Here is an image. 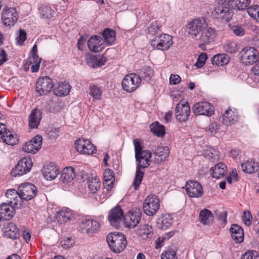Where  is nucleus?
<instances>
[{"mask_svg":"<svg viewBox=\"0 0 259 259\" xmlns=\"http://www.w3.org/2000/svg\"><path fill=\"white\" fill-rule=\"evenodd\" d=\"M107 242L111 250L115 253L122 251L127 245L124 235L119 232H113L108 234L107 236Z\"/></svg>","mask_w":259,"mask_h":259,"instance_id":"nucleus-3","label":"nucleus"},{"mask_svg":"<svg viewBox=\"0 0 259 259\" xmlns=\"http://www.w3.org/2000/svg\"><path fill=\"white\" fill-rule=\"evenodd\" d=\"M19 14L15 8L6 7L2 11L1 19L5 26H13L17 22Z\"/></svg>","mask_w":259,"mask_h":259,"instance_id":"nucleus-8","label":"nucleus"},{"mask_svg":"<svg viewBox=\"0 0 259 259\" xmlns=\"http://www.w3.org/2000/svg\"><path fill=\"white\" fill-rule=\"evenodd\" d=\"M207 25L205 20L203 18L195 19L187 24L186 32L192 38L197 39L202 31Z\"/></svg>","mask_w":259,"mask_h":259,"instance_id":"nucleus-4","label":"nucleus"},{"mask_svg":"<svg viewBox=\"0 0 259 259\" xmlns=\"http://www.w3.org/2000/svg\"><path fill=\"white\" fill-rule=\"evenodd\" d=\"M71 90V86L68 82H62L54 89L55 94L59 96L67 95Z\"/></svg>","mask_w":259,"mask_h":259,"instance_id":"nucleus-43","label":"nucleus"},{"mask_svg":"<svg viewBox=\"0 0 259 259\" xmlns=\"http://www.w3.org/2000/svg\"><path fill=\"white\" fill-rule=\"evenodd\" d=\"M211 176L217 179H221L226 174L227 166L224 163L220 162L212 167L210 169Z\"/></svg>","mask_w":259,"mask_h":259,"instance_id":"nucleus-25","label":"nucleus"},{"mask_svg":"<svg viewBox=\"0 0 259 259\" xmlns=\"http://www.w3.org/2000/svg\"><path fill=\"white\" fill-rule=\"evenodd\" d=\"M241 259H259V255L255 251H248L242 255Z\"/></svg>","mask_w":259,"mask_h":259,"instance_id":"nucleus-54","label":"nucleus"},{"mask_svg":"<svg viewBox=\"0 0 259 259\" xmlns=\"http://www.w3.org/2000/svg\"><path fill=\"white\" fill-rule=\"evenodd\" d=\"M106 62V58L103 56H92L87 61L89 66L95 68L103 66Z\"/></svg>","mask_w":259,"mask_h":259,"instance_id":"nucleus-36","label":"nucleus"},{"mask_svg":"<svg viewBox=\"0 0 259 259\" xmlns=\"http://www.w3.org/2000/svg\"><path fill=\"white\" fill-rule=\"evenodd\" d=\"M19 191H16L14 189H10L7 191L5 194L6 197L9 199V203L10 204L17 205L21 200L19 196Z\"/></svg>","mask_w":259,"mask_h":259,"instance_id":"nucleus-33","label":"nucleus"},{"mask_svg":"<svg viewBox=\"0 0 259 259\" xmlns=\"http://www.w3.org/2000/svg\"><path fill=\"white\" fill-rule=\"evenodd\" d=\"M133 143L135 151V158L137 161V169L133 186L135 190H137L141 184L144 172L141 168L148 167L151 164L152 154L148 150H143V148L138 139H134Z\"/></svg>","mask_w":259,"mask_h":259,"instance_id":"nucleus-1","label":"nucleus"},{"mask_svg":"<svg viewBox=\"0 0 259 259\" xmlns=\"http://www.w3.org/2000/svg\"><path fill=\"white\" fill-rule=\"evenodd\" d=\"M37 62H40L41 59L38 57V56L37 54H31V57L29 58V62L30 63H35Z\"/></svg>","mask_w":259,"mask_h":259,"instance_id":"nucleus-62","label":"nucleus"},{"mask_svg":"<svg viewBox=\"0 0 259 259\" xmlns=\"http://www.w3.org/2000/svg\"><path fill=\"white\" fill-rule=\"evenodd\" d=\"M4 233L8 238L13 240L16 239L19 236L18 229L16 225L13 223H9L5 227Z\"/></svg>","mask_w":259,"mask_h":259,"instance_id":"nucleus-30","label":"nucleus"},{"mask_svg":"<svg viewBox=\"0 0 259 259\" xmlns=\"http://www.w3.org/2000/svg\"><path fill=\"white\" fill-rule=\"evenodd\" d=\"M214 33L215 30L211 27H208L207 25L206 27L201 31L198 37L204 43H208L213 39Z\"/></svg>","mask_w":259,"mask_h":259,"instance_id":"nucleus-35","label":"nucleus"},{"mask_svg":"<svg viewBox=\"0 0 259 259\" xmlns=\"http://www.w3.org/2000/svg\"><path fill=\"white\" fill-rule=\"evenodd\" d=\"M76 150L83 154L91 155L96 151V147L88 139L79 138L75 142Z\"/></svg>","mask_w":259,"mask_h":259,"instance_id":"nucleus-10","label":"nucleus"},{"mask_svg":"<svg viewBox=\"0 0 259 259\" xmlns=\"http://www.w3.org/2000/svg\"><path fill=\"white\" fill-rule=\"evenodd\" d=\"M169 154V149L167 146H159L154 152L155 162L159 163L165 161Z\"/></svg>","mask_w":259,"mask_h":259,"instance_id":"nucleus-26","label":"nucleus"},{"mask_svg":"<svg viewBox=\"0 0 259 259\" xmlns=\"http://www.w3.org/2000/svg\"><path fill=\"white\" fill-rule=\"evenodd\" d=\"M141 74L145 80H149L154 75L153 70L148 66H145L141 69Z\"/></svg>","mask_w":259,"mask_h":259,"instance_id":"nucleus-50","label":"nucleus"},{"mask_svg":"<svg viewBox=\"0 0 259 259\" xmlns=\"http://www.w3.org/2000/svg\"><path fill=\"white\" fill-rule=\"evenodd\" d=\"M19 191L21 199L26 201L32 199L37 192L35 186L31 183L22 184L19 187Z\"/></svg>","mask_w":259,"mask_h":259,"instance_id":"nucleus-14","label":"nucleus"},{"mask_svg":"<svg viewBox=\"0 0 259 259\" xmlns=\"http://www.w3.org/2000/svg\"><path fill=\"white\" fill-rule=\"evenodd\" d=\"M88 47L91 52H100L105 48V42H103L101 37L98 35H94L88 40Z\"/></svg>","mask_w":259,"mask_h":259,"instance_id":"nucleus-21","label":"nucleus"},{"mask_svg":"<svg viewBox=\"0 0 259 259\" xmlns=\"http://www.w3.org/2000/svg\"><path fill=\"white\" fill-rule=\"evenodd\" d=\"M225 49L226 52L229 53H234L237 50V45L234 42H230L225 46Z\"/></svg>","mask_w":259,"mask_h":259,"instance_id":"nucleus-55","label":"nucleus"},{"mask_svg":"<svg viewBox=\"0 0 259 259\" xmlns=\"http://www.w3.org/2000/svg\"><path fill=\"white\" fill-rule=\"evenodd\" d=\"M159 207L160 201L159 198L154 195L148 196L144 202L143 210L146 215L153 216L157 212Z\"/></svg>","mask_w":259,"mask_h":259,"instance_id":"nucleus-7","label":"nucleus"},{"mask_svg":"<svg viewBox=\"0 0 259 259\" xmlns=\"http://www.w3.org/2000/svg\"><path fill=\"white\" fill-rule=\"evenodd\" d=\"M172 219L169 215L162 216L158 223V227L162 230H166L172 224Z\"/></svg>","mask_w":259,"mask_h":259,"instance_id":"nucleus-48","label":"nucleus"},{"mask_svg":"<svg viewBox=\"0 0 259 259\" xmlns=\"http://www.w3.org/2000/svg\"><path fill=\"white\" fill-rule=\"evenodd\" d=\"M234 33L238 36H242L244 34V30L241 27H237L233 29Z\"/></svg>","mask_w":259,"mask_h":259,"instance_id":"nucleus-63","label":"nucleus"},{"mask_svg":"<svg viewBox=\"0 0 259 259\" xmlns=\"http://www.w3.org/2000/svg\"><path fill=\"white\" fill-rule=\"evenodd\" d=\"M26 39V33L23 29H20L19 30V34L17 37V41L20 45L23 44Z\"/></svg>","mask_w":259,"mask_h":259,"instance_id":"nucleus-57","label":"nucleus"},{"mask_svg":"<svg viewBox=\"0 0 259 259\" xmlns=\"http://www.w3.org/2000/svg\"><path fill=\"white\" fill-rule=\"evenodd\" d=\"M161 259H178L177 252L171 248L165 250L161 255Z\"/></svg>","mask_w":259,"mask_h":259,"instance_id":"nucleus-51","label":"nucleus"},{"mask_svg":"<svg viewBox=\"0 0 259 259\" xmlns=\"http://www.w3.org/2000/svg\"><path fill=\"white\" fill-rule=\"evenodd\" d=\"M248 15L256 21L259 22V6L257 5H252L247 8Z\"/></svg>","mask_w":259,"mask_h":259,"instance_id":"nucleus-49","label":"nucleus"},{"mask_svg":"<svg viewBox=\"0 0 259 259\" xmlns=\"http://www.w3.org/2000/svg\"><path fill=\"white\" fill-rule=\"evenodd\" d=\"M190 113V107L188 102H179L176 108L177 119L180 122H186Z\"/></svg>","mask_w":259,"mask_h":259,"instance_id":"nucleus-15","label":"nucleus"},{"mask_svg":"<svg viewBox=\"0 0 259 259\" xmlns=\"http://www.w3.org/2000/svg\"><path fill=\"white\" fill-rule=\"evenodd\" d=\"M42 141V137L37 135L25 144L23 150L26 152L35 154L40 149Z\"/></svg>","mask_w":259,"mask_h":259,"instance_id":"nucleus-18","label":"nucleus"},{"mask_svg":"<svg viewBox=\"0 0 259 259\" xmlns=\"http://www.w3.org/2000/svg\"><path fill=\"white\" fill-rule=\"evenodd\" d=\"M213 220V214L210 210L207 209H204L200 211L199 213V220L203 225H209L211 224Z\"/></svg>","mask_w":259,"mask_h":259,"instance_id":"nucleus-38","label":"nucleus"},{"mask_svg":"<svg viewBox=\"0 0 259 259\" xmlns=\"http://www.w3.org/2000/svg\"><path fill=\"white\" fill-rule=\"evenodd\" d=\"M227 214L228 213L227 211H223L222 212H221L218 214V219L222 221L223 223H226Z\"/></svg>","mask_w":259,"mask_h":259,"instance_id":"nucleus-61","label":"nucleus"},{"mask_svg":"<svg viewBox=\"0 0 259 259\" xmlns=\"http://www.w3.org/2000/svg\"><path fill=\"white\" fill-rule=\"evenodd\" d=\"M32 166L31 160L24 158L19 160L15 167L11 171V175L14 177L23 176L29 172Z\"/></svg>","mask_w":259,"mask_h":259,"instance_id":"nucleus-11","label":"nucleus"},{"mask_svg":"<svg viewBox=\"0 0 259 259\" xmlns=\"http://www.w3.org/2000/svg\"><path fill=\"white\" fill-rule=\"evenodd\" d=\"M232 239L237 243H241L243 241V230L239 225L233 224L230 229Z\"/></svg>","mask_w":259,"mask_h":259,"instance_id":"nucleus-27","label":"nucleus"},{"mask_svg":"<svg viewBox=\"0 0 259 259\" xmlns=\"http://www.w3.org/2000/svg\"><path fill=\"white\" fill-rule=\"evenodd\" d=\"M214 107L209 103L201 102L195 103L193 110L196 114L211 116L214 113Z\"/></svg>","mask_w":259,"mask_h":259,"instance_id":"nucleus-16","label":"nucleus"},{"mask_svg":"<svg viewBox=\"0 0 259 259\" xmlns=\"http://www.w3.org/2000/svg\"><path fill=\"white\" fill-rule=\"evenodd\" d=\"M124 219L123 212L120 206H116L110 211L108 215V220L112 226L118 227L120 223Z\"/></svg>","mask_w":259,"mask_h":259,"instance_id":"nucleus-17","label":"nucleus"},{"mask_svg":"<svg viewBox=\"0 0 259 259\" xmlns=\"http://www.w3.org/2000/svg\"><path fill=\"white\" fill-rule=\"evenodd\" d=\"M181 81L180 76L178 74H171L169 77V83L170 84L176 85Z\"/></svg>","mask_w":259,"mask_h":259,"instance_id":"nucleus-58","label":"nucleus"},{"mask_svg":"<svg viewBox=\"0 0 259 259\" xmlns=\"http://www.w3.org/2000/svg\"><path fill=\"white\" fill-rule=\"evenodd\" d=\"M252 219L251 212L249 210L244 211L242 215V221L246 226H249L251 224Z\"/></svg>","mask_w":259,"mask_h":259,"instance_id":"nucleus-52","label":"nucleus"},{"mask_svg":"<svg viewBox=\"0 0 259 259\" xmlns=\"http://www.w3.org/2000/svg\"><path fill=\"white\" fill-rule=\"evenodd\" d=\"M229 56L226 54H219L212 57L211 61L213 65L223 66L229 63Z\"/></svg>","mask_w":259,"mask_h":259,"instance_id":"nucleus-39","label":"nucleus"},{"mask_svg":"<svg viewBox=\"0 0 259 259\" xmlns=\"http://www.w3.org/2000/svg\"><path fill=\"white\" fill-rule=\"evenodd\" d=\"M237 115L231 110H226L223 114V123L228 126L234 124L237 121Z\"/></svg>","mask_w":259,"mask_h":259,"instance_id":"nucleus-34","label":"nucleus"},{"mask_svg":"<svg viewBox=\"0 0 259 259\" xmlns=\"http://www.w3.org/2000/svg\"><path fill=\"white\" fill-rule=\"evenodd\" d=\"M241 166L243 171L248 174L256 172L259 168L258 163L252 161H247L242 163Z\"/></svg>","mask_w":259,"mask_h":259,"instance_id":"nucleus-44","label":"nucleus"},{"mask_svg":"<svg viewBox=\"0 0 259 259\" xmlns=\"http://www.w3.org/2000/svg\"><path fill=\"white\" fill-rule=\"evenodd\" d=\"M207 58V56L206 53H202L198 57L197 62L195 63V66L197 68L202 67L203 65L205 64V61Z\"/></svg>","mask_w":259,"mask_h":259,"instance_id":"nucleus-53","label":"nucleus"},{"mask_svg":"<svg viewBox=\"0 0 259 259\" xmlns=\"http://www.w3.org/2000/svg\"><path fill=\"white\" fill-rule=\"evenodd\" d=\"M44 177L47 180L52 181L54 180L59 174V170L55 164L50 163L45 165L42 170Z\"/></svg>","mask_w":259,"mask_h":259,"instance_id":"nucleus-22","label":"nucleus"},{"mask_svg":"<svg viewBox=\"0 0 259 259\" xmlns=\"http://www.w3.org/2000/svg\"><path fill=\"white\" fill-rule=\"evenodd\" d=\"M102 92L101 88L96 85H91L90 88L89 95L92 97L93 101L101 100Z\"/></svg>","mask_w":259,"mask_h":259,"instance_id":"nucleus-45","label":"nucleus"},{"mask_svg":"<svg viewBox=\"0 0 259 259\" xmlns=\"http://www.w3.org/2000/svg\"><path fill=\"white\" fill-rule=\"evenodd\" d=\"M42 118V113L40 110L35 108L32 110L29 116L28 124L31 129L36 128L39 125Z\"/></svg>","mask_w":259,"mask_h":259,"instance_id":"nucleus-24","label":"nucleus"},{"mask_svg":"<svg viewBox=\"0 0 259 259\" xmlns=\"http://www.w3.org/2000/svg\"><path fill=\"white\" fill-rule=\"evenodd\" d=\"M74 216L71 210L66 208L58 212L56 215L57 220L61 223H66L68 221L71 220Z\"/></svg>","mask_w":259,"mask_h":259,"instance_id":"nucleus-37","label":"nucleus"},{"mask_svg":"<svg viewBox=\"0 0 259 259\" xmlns=\"http://www.w3.org/2000/svg\"><path fill=\"white\" fill-rule=\"evenodd\" d=\"M172 44V37L167 34H156L151 38V45L154 49L167 50Z\"/></svg>","mask_w":259,"mask_h":259,"instance_id":"nucleus-5","label":"nucleus"},{"mask_svg":"<svg viewBox=\"0 0 259 259\" xmlns=\"http://www.w3.org/2000/svg\"><path fill=\"white\" fill-rule=\"evenodd\" d=\"M229 2L232 9L244 10L250 3V0H229Z\"/></svg>","mask_w":259,"mask_h":259,"instance_id":"nucleus-40","label":"nucleus"},{"mask_svg":"<svg viewBox=\"0 0 259 259\" xmlns=\"http://www.w3.org/2000/svg\"><path fill=\"white\" fill-rule=\"evenodd\" d=\"M239 55L242 62L246 65H251L256 62L259 56L258 51L253 47H245Z\"/></svg>","mask_w":259,"mask_h":259,"instance_id":"nucleus-9","label":"nucleus"},{"mask_svg":"<svg viewBox=\"0 0 259 259\" xmlns=\"http://www.w3.org/2000/svg\"><path fill=\"white\" fill-rule=\"evenodd\" d=\"M184 188L185 189L186 194L189 197L199 198L203 194V190L201 185L195 181L187 182Z\"/></svg>","mask_w":259,"mask_h":259,"instance_id":"nucleus-12","label":"nucleus"},{"mask_svg":"<svg viewBox=\"0 0 259 259\" xmlns=\"http://www.w3.org/2000/svg\"><path fill=\"white\" fill-rule=\"evenodd\" d=\"M233 13L229 0H219L211 12V16L214 19L225 23L230 20Z\"/></svg>","mask_w":259,"mask_h":259,"instance_id":"nucleus-2","label":"nucleus"},{"mask_svg":"<svg viewBox=\"0 0 259 259\" xmlns=\"http://www.w3.org/2000/svg\"><path fill=\"white\" fill-rule=\"evenodd\" d=\"M150 127L151 132L158 137H162L165 133L164 126L158 122L152 123Z\"/></svg>","mask_w":259,"mask_h":259,"instance_id":"nucleus-46","label":"nucleus"},{"mask_svg":"<svg viewBox=\"0 0 259 259\" xmlns=\"http://www.w3.org/2000/svg\"><path fill=\"white\" fill-rule=\"evenodd\" d=\"M100 224L98 222L91 220L85 219L79 224V228L83 233H93L99 230Z\"/></svg>","mask_w":259,"mask_h":259,"instance_id":"nucleus-20","label":"nucleus"},{"mask_svg":"<svg viewBox=\"0 0 259 259\" xmlns=\"http://www.w3.org/2000/svg\"><path fill=\"white\" fill-rule=\"evenodd\" d=\"M218 130V125L215 122L211 123L207 127V130L210 133H216Z\"/></svg>","mask_w":259,"mask_h":259,"instance_id":"nucleus-60","label":"nucleus"},{"mask_svg":"<svg viewBox=\"0 0 259 259\" xmlns=\"http://www.w3.org/2000/svg\"><path fill=\"white\" fill-rule=\"evenodd\" d=\"M14 205L3 203L0 205V220H9L15 214Z\"/></svg>","mask_w":259,"mask_h":259,"instance_id":"nucleus-23","label":"nucleus"},{"mask_svg":"<svg viewBox=\"0 0 259 259\" xmlns=\"http://www.w3.org/2000/svg\"><path fill=\"white\" fill-rule=\"evenodd\" d=\"M104 189L109 191L112 188L115 179L114 174L110 169L107 168L104 172Z\"/></svg>","mask_w":259,"mask_h":259,"instance_id":"nucleus-28","label":"nucleus"},{"mask_svg":"<svg viewBox=\"0 0 259 259\" xmlns=\"http://www.w3.org/2000/svg\"><path fill=\"white\" fill-rule=\"evenodd\" d=\"M88 188L93 194H95L100 189L101 182L100 179L96 177L89 178Z\"/></svg>","mask_w":259,"mask_h":259,"instance_id":"nucleus-41","label":"nucleus"},{"mask_svg":"<svg viewBox=\"0 0 259 259\" xmlns=\"http://www.w3.org/2000/svg\"><path fill=\"white\" fill-rule=\"evenodd\" d=\"M39 12L42 18L48 19H51L55 14V11L48 6H41Z\"/></svg>","mask_w":259,"mask_h":259,"instance_id":"nucleus-47","label":"nucleus"},{"mask_svg":"<svg viewBox=\"0 0 259 259\" xmlns=\"http://www.w3.org/2000/svg\"><path fill=\"white\" fill-rule=\"evenodd\" d=\"M8 56L6 51L3 49L0 48V65H2L7 61Z\"/></svg>","mask_w":259,"mask_h":259,"instance_id":"nucleus-59","label":"nucleus"},{"mask_svg":"<svg viewBox=\"0 0 259 259\" xmlns=\"http://www.w3.org/2000/svg\"><path fill=\"white\" fill-rule=\"evenodd\" d=\"M142 216L140 209L136 208L124 217V221L128 228H134L139 224Z\"/></svg>","mask_w":259,"mask_h":259,"instance_id":"nucleus-19","label":"nucleus"},{"mask_svg":"<svg viewBox=\"0 0 259 259\" xmlns=\"http://www.w3.org/2000/svg\"><path fill=\"white\" fill-rule=\"evenodd\" d=\"M159 28L156 23H152L150 26L148 28L149 34L152 35L153 38L156 35V34H160L158 31Z\"/></svg>","mask_w":259,"mask_h":259,"instance_id":"nucleus-56","label":"nucleus"},{"mask_svg":"<svg viewBox=\"0 0 259 259\" xmlns=\"http://www.w3.org/2000/svg\"><path fill=\"white\" fill-rule=\"evenodd\" d=\"M137 234L144 239L151 238L153 235L152 227L149 225H141L137 230Z\"/></svg>","mask_w":259,"mask_h":259,"instance_id":"nucleus-29","label":"nucleus"},{"mask_svg":"<svg viewBox=\"0 0 259 259\" xmlns=\"http://www.w3.org/2000/svg\"><path fill=\"white\" fill-rule=\"evenodd\" d=\"M252 71L254 75L259 76V61L253 67Z\"/></svg>","mask_w":259,"mask_h":259,"instance_id":"nucleus-64","label":"nucleus"},{"mask_svg":"<svg viewBox=\"0 0 259 259\" xmlns=\"http://www.w3.org/2000/svg\"><path fill=\"white\" fill-rule=\"evenodd\" d=\"M54 87L53 81L48 76L39 78L36 83L35 89L39 95L42 96L48 94Z\"/></svg>","mask_w":259,"mask_h":259,"instance_id":"nucleus-13","label":"nucleus"},{"mask_svg":"<svg viewBox=\"0 0 259 259\" xmlns=\"http://www.w3.org/2000/svg\"><path fill=\"white\" fill-rule=\"evenodd\" d=\"M1 139L4 142L10 145H14L17 144L18 141L17 137H15L13 134L10 131H8L7 128L5 130L4 135L1 136Z\"/></svg>","mask_w":259,"mask_h":259,"instance_id":"nucleus-42","label":"nucleus"},{"mask_svg":"<svg viewBox=\"0 0 259 259\" xmlns=\"http://www.w3.org/2000/svg\"><path fill=\"white\" fill-rule=\"evenodd\" d=\"M142 82L141 77L136 73L127 74L122 81L123 89L127 92L132 93L135 91Z\"/></svg>","mask_w":259,"mask_h":259,"instance_id":"nucleus-6","label":"nucleus"},{"mask_svg":"<svg viewBox=\"0 0 259 259\" xmlns=\"http://www.w3.org/2000/svg\"><path fill=\"white\" fill-rule=\"evenodd\" d=\"M103 38L104 39L103 42H105V46H111L113 44L115 40L116 32L114 30L106 28L102 33Z\"/></svg>","mask_w":259,"mask_h":259,"instance_id":"nucleus-31","label":"nucleus"},{"mask_svg":"<svg viewBox=\"0 0 259 259\" xmlns=\"http://www.w3.org/2000/svg\"><path fill=\"white\" fill-rule=\"evenodd\" d=\"M74 168L72 167H66L62 170L60 179L63 183L71 182L75 178Z\"/></svg>","mask_w":259,"mask_h":259,"instance_id":"nucleus-32","label":"nucleus"}]
</instances>
